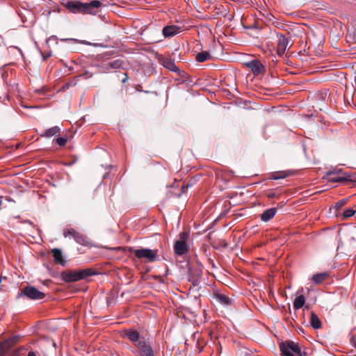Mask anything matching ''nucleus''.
Here are the masks:
<instances>
[{
  "label": "nucleus",
  "mask_w": 356,
  "mask_h": 356,
  "mask_svg": "<svg viewBox=\"0 0 356 356\" xmlns=\"http://www.w3.org/2000/svg\"><path fill=\"white\" fill-rule=\"evenodd\" d=\"M131 251L136 258L140 260H145L146 262H154L159 260L158 250L141 248L139 249L131 248Z\"/></svg>",
  "instance_id": "1"
},
{
  "label": "nucleus",
  "mask_w": 356,
  "mask_h": 356,
  "mask_svg": "<svg viewBox=\"0 0 356 356\" xmlns=\"http://www.w3.org/2000/svg\"><path fill=\"white\" fill-rule=\"evenodd\" d=\"M24 297L33 300H38L43 299L45 294L35 286L27 285L17 295L16 298L19 299Z\"/></svg>",
  "instance_id": "2"
},
{
  "label": "nucleus",
  "mask_w": 356,
  "mask_h": 356,
  "mask_svg": "<svg viewBox=\"0 0 356 356\" xmlns=\"http://www.w3.org/2000/svg\"><path fill=\"white\" fill-rule=\"evenodd\" d=\"M188 237L189 234L186 232L179 233V239L175 241L174 245V252L177 255L181 256L188 252L186 241Z\"/></svg>",
  "instance_id": "3"
},
{
  "label": "nucleus",
  "mask_w": 356,
  "mask_h": 356,
  "mask_svg": "<svg viewBox=\"0 0 356 356\" xmlns=\"http://www.w3.org/2000/svg\"><path fill=\"white\" fill-rule=\"evenodd\" d=\"M280 348L282 356H293V353L298 356H303L298 344L294 341H289L286 343H282Z\"/></svg>",
  "instance_id": "4"
},
{
  "label": "nucleus",
  "mask_w": 356,
  "mask_h": 356,
  "mask_svg": "<svg viewBox=\"0 0 356 356\" xmlns=\"http://www.w3.org/2000/svg\"><path fill=\"white\" fill-rule=\"evenodd\" d=\"M138 350L134 352L136 356H156L150 343L147 340L142 339L138 343Z\"/></svg>",
  "instance_id": "5"
},
{
  "label": "nucleus",
  "mask_w": 356,
  "mask_h": 356,
  "mask_svg": "<svg viewBox=\"0 0 356 356\" xmlns=\"http://www.w3.org/2000/svg\"><path fill=\"white\" fill-rule=\"evenodd\" d=\"M63 236L65 238L72 236L77 243L82 245H86L88 243V238L86 236L76 232L73 229H64Z\"/></svg>",
  "instance_id": "6"
},
{
  "label": "nucleus",
  "mask_w": 356,
  "mask_h": 356,
  "mask_svg": "<svg viewBox=\"0 0 356 356\" xmlns=\"http://www.w3.org/2000/svg\"><path fill=\"white\" fill-rule=\"evenodd\" d=\"M19 336H13L0 343V356H4L19 341Z\"/></svg>",
  "instance_id": "7"
},
{
  "label": "nucleus",
  "mask_w": 356,
  "mask_h": 356,
  "mask_svg": "<svg viewBox=\"0 0 356 356\" xmlns=\"http://www.w3.org/2000/svg\"><path fill=\"white\" fill-rule=\"evenodd\" d=\"M122 337L127 338L131 343L138 347V343L142 340H146L144 337H140L138 331L134 329H127L122 331Z\"/></svg>",
  "instance_id": "8"
},
{
  "label": "nucleus",
  "mask_w": 356,
  "mask_h": 356,
  "mask_svg": "<svg viewBox=\"0 0 356 356\" xmlns=\"http://www.w3.org/2000/svg\"><path fill=\"white\" fill-rule=\"evenodd\" d=\"M103 6V3L98 0L91 1L90 3H84L83 14H90L95 15L99 8Z\"/></svg>",
  "instance_id": "9"
},
{
  "label": "nucleus",
  "mask_w": 356,
  "mask_h": 356,
  "mask_svg": "<svg viewBox=\"0 0 356 356\" xmlns=\"http://www.w3.org/2000/svg\"><path fill=\"white\" fill-rule=\"evenodd\" d=\"M277 36L278 38L277 53L278 56L281 57L284 54V53L289 46V38H287L286 37H285L284 35H282L281 33H277Z\"/></svg>",
  "instance_id": "10"
},
{
  "label": "nucleus",
  "mask_w": 356,
  "mask_h": 356,
  "mask_svg": "<svg viewBox=\"0 0 356 356\" xmlns=\"http://www.w3.org/2000/svg\"><path fill=\"white\" fill-rule=\"evenodd\" d=\"M341 170H339L337 172L329 171L326 173V178L329 182H342L350 180V176L345 175L344 176L337 175V173L341 172Z\"/></svg>",
  "instance_id": "11"
},
{
  "label": "nucleus",
  "mask_w": 356,
  "mask_h": 356,
  "mask_svg": "<svg viewBox=\"0 0 356 356\" xmlns=\"http://www.w3.org/2000/svg\"><path fill=\"white\" fill-rule=\"evenodd\" d=\"M84 3L80 1H69L65 7L73 13H83Z\"/></svg>",
  "instance_id": "12"
},
{
  "label": "nucleus",
  "mask_w": 356,
  "mask_h": 356,
  "mask_svg": "<svg viewBox=\"0 0 356 356\" xmlns=\"http://www.w3.org/2000/svg\"><path fill=\"white\" fill-rule=\"evenodd\" d=\"M62 279L67 282H76L81 280L78 271L66 270L61 273Z\"/></svg>",
  "instance_id": "13"
},
{
  "label": "nucleus",
  "mask_w": 356,
  "mask_h": 356,
  "mask_svg": "<svg viewBox=\"0 0 356 356\" xmlns=\"http://www.w3.org/2000/svg\"><path fill=\"white\" fill-rule=\"evenodd\" d=\"M254 74H260L264 71V67L258 60H253L245 63Z\"/></svg>",
  "instance_id": "14"
},
{
  "label": "nucleus",
  "mask_w": 356,
  "mask_h": 356,
  "mask_svg": "<svg viewBox=\"0 0 356 356\" xmlns=\"http://www.w3.org/2000/svg\"><path fill=\"white\" fill-rule=\"evenodd\" d=\"M180 30L181 28L176 25L165 26L162 30L163 36L165 38L175 36L180 32Z\"/></svg>",
  "instance_id": "15"
},
{
  "label": "nucleus",
  "mask_w": 356,
  "mask_h": 356,
  "mask_svg": "<svg viewBox=\"0 0 356 356\" xmlns=\"http://www.w3.org/2000/svg\"><path fill=\"white\" fill-rule=\"evenodd\" d=\"M122 65L123 61L122 60L117 59L105 63L103 67L105 70L110 71L112 70L121 68L122 67Z\"/></svg>",
  "instance_id": "16"
},
{
  "label": "nucleus",
  "mask_w": 356,
  "mask_h": 356,
  "mask_svg": "<svg viewBox=\"0 0 356 356\" xmlns=\"http://www.w3.org/2000/svg\"><path fill=\"white\" fill-rule=\"evenodd\" d=\"M53 253V257L54 258V261L56 263L59 264L60 265L64 266L66 264V261L63 257L62 251L58 248H54L51 250Z\"/></svg>",
  "instance_id": "17"
},
{
  "label": "nucleus",
  "mask_w": 356,
  "mask_h": 356,
  "mask_svg": "<svg viewBox=\"0 0 356 356\" xmlns=\"http://www.w3.org/2000/svg\"><path fill=\"white\" fill-rule=\"evenodd\" d=\"M60 131V128L58 126L52 127L41 134H40V137L42 138H51L54 136H56Z\"/></svg>",
  "instance_id": "18"
},
{
  "label": "nucleus",
  "mask_w": 356,
  "mask_h": 356,
  "mask_svg": "<svg viewBox=\"0 0 356 356\" xmlns=\"http://www.w3.org/2000/svg\"><path fill=\"white\" fill-rule=\"evenodd\" d=\"M276 212V208L268 209L261 214V220L264 222H268L275 216Z\"/></svg>",
  "instance_id": "19"
},
{
  "label": "nucleus",
  "mask_w": 356,
  "mask_h": 356,
  "mask_svg": "<svg viewBox=\"0 0 356 356\" xmlns=\"http://www.w3.org/2000/svg\"><path fill=\"white\" fill-rule=\"evenodd\" d=\"M211 58L212 56H211V54L206 51H203L197 54L195 56V60L199 63H202L211 60Z\"/></svg>",
  "instance_id": "20"
},
{
  "label": "nucleus",
  "mask_w": 356,
  "mask_h": 356,
  "mask_svg": "<svg viewBox=\"0 0 356 356\" xmlns=\"http://www.w3.org/2000/svg\"><path fill=\"white\" fill-rule=\"evenodd\" d=\"M305 303V298L303 295L297 296L293 302V309L298 310L302 308Z\"/></svg>",
  "instance_id": "21"
},
{
  "label": "nucleus",
  "mask_w": 356,
  "mask_h": 356,
  "mask_svg": "<svg viewBox=\"0 0 356 356\" xmlns=\"http://www.w3.org/2000/svg\"><path fill=\"white\" fill-rule=\"evenodd\" d=\"M215 298L217 302L222 305H229L232 303L231 300L225 294L217 293Z\"/></svg>",
  "instance_id": "22"
},
{
  "label": "nucleus",
  "mask_w": 356,
  "mask_h": 356,
  "mask_svg": "<svg viewBox=\"0 0 356 356\" xmlns=\"http://www.w3.org/2000/svg\"><path fill=\"white\" fill-rule=\"evenodd\" d=\"M311 325L314 329H319L321 327V322L317 315L312 312L311 314V319H310Z\"/></svg>",
  "instance_id": "23"
},
{
  "label": "nucleus",
  "mask_w": 356,
  "mask_h": 356,
  "mask_svg": "<svg viewBox=\"0 0 356 356\" xmlns=\"http://www.w3.org/2000/svg\"><path fill=\"white\" fill-rule=\"evenodd\" d=\"M163 66L172 72H179V67L176 65L175 62L171 60H166L165 61H164Z\"/></svg>",
  "instance_id": "24"
},
{
  "label": "nucleus",
  "mask_w": 356,
  "mask_h": 356,
  "mask_svg": "<svg viewBox=\"0 0 356 356\" xmlns=\"http://www.w3.org/2000/svg\"><path fill=\"white\" fill-rule=\"evenodd\" d=\"M79 274L80 275V277H81V280H83L88 277L95 275L96 272L92 268H86L79 270Z\"/></svg>",
  "instance_id": "25"
},
{
  "label": "nucleus",
  "mask_w": 356,
  "mask_h": 356,
  "mask_svg": "<svg viewBox=\"0 0 356 356\" xmlns=\"http://www.w3.org/2000/svg\"><path fill=\"white\" fill-rule=\"evenodd\" d=\"M327 273H317L313 275L312 280L316 284H321L327 278Z\"/></svg>",
  "instance_id": "26"
},
{
  "label": "nucleus",
  "mask_w": 356,
  "mask_h": 356,
  "mask_svg": "<svg viewBox=\"0 0 356 356\" xmlns=\"http://www.w3.org/2000/svg\"><path fill=\"white\" fill-rule=\"evenodd\" d=\"M355 213V211L353 209H347L343 213V218H348L352 217Z\"/></svg>",
  "instance_id": "27"
},
{
  "label": "nucleus",
  "mask_w": 356,
  "mask_h": 356,
  "mask_svg": "<svg viewBox=\"0 0 356 356\" xmlns=\"http://www.w3.org/2000/svg\"><path fill=\"white\" fill-rule=\"evenodd\" d=\"M56 143L60 146H64L67 143V139L63 137H58L56 138Z\"/></svg>",
  "instance_id": "28"
},
{
  "label": "nucleus",
  "mask_w": 356,
  "mask_h": 356,
  "mask_svg": "<svg viewBox=\"0 0 356 356\" xmlns=\"http://www.w3.org/2000/svg\"><path fill=\"white\" fill-rule=\"evenodd\" d=\"M347 203V200L346 199H343V200H341L339 201H338L337 203H336V208L337 209H339L342 207H343Z\"/></svg>",
  "instance_id": "29"
},
{
  "label": "nucleus",
  "mask_w": 356,
  "mask_h": 356,
  "mask_svg": "<svg viewBox=\"0 0 356 356\" xmlns=\"http://www.w3.org/2000/svg\"><path fill=\"white\" fill-rule=\"evenodd\" d=\"M286 177V174H284L283 172L280 173L279 175H273L271 177V179L274 180L280 179H284Z\"/></svg>",
  "instance_id": "30"
},
{
  "label": "nucleus",
  "mask_w": 356,
  "mask_h": 356,
  "mask_svg": "<svg viewBox=\"0 0 356 356\" xmlns=\"http://www.w3.org/2000/svg\"><path fill=\"white\" fill-rule=\"evenodd\" d=\"M28 356H37L36 353L33 351H31L28 353Z\"/></svg>",
  "instance_id": "31"
},
{
  "label": "nucleus",
  "mask_w": 356,
  "mask_h": 356,
  "mask_svg": "<svg viewBox=\"0 0 356 356\" xmlns=\"http://www.w3.org/2000/svg\"><path fill=\"white\" fill-rule=\"evenodd\" d=\"M127 79H128V76H127V74H125L124 78L122 80V83H125Z\"/></svg>",
  "instance_id": "32"
},
{
  "label": "nucleus",
  "mask_w": 356,
  "mask_h": 356,
  "mask_svg": "<svg viewBox=\"0 0 356 356\" xmlns=\"http://www.w3.org/2000/svg\"><path fill=\"white\" fill-rule=\"evenodd\" d=\"M18 355H19V351H18V350H15V351L13 353L12 356H18Z\"/></svg>",
  "instance_id": "33"
},
{
  "label": "nucleus",
  "mask_w": 356,
  "mask_h": 356,
  "mask_svg": "<svg viewBox=\"0 0 356 356\" xmlns=\"http://www.w3.org/2000/svg\"><path fill=\"white\" fill-rule=\"evenodd\" d=\"M274 196H275L274 193H270V194L268 195L269 197H273Z\"/></svg>",
  "instance_id": "34"
},
{
  "label": "nucleus",
  "mask_w": 356,
  "mask_h": 356,
  "mask_svg": "<svg viewBox=\"0 0 356 356\" xmlns=\"http://www.w3.org/2000/svg\"><path fill=\"white\" fill-rule=\"evenodd\" d=\"M72 163H73V162L70 163L68 165H72Z\"/></svg>",
  "instance_id": "35"
}]
</instances>
